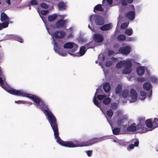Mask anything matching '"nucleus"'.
<instances>
[{
	"label": "nucleus",
	"mask_w": 158,
	"mask_h": 158,
	"mask_svg": "<svg viewBox=\"0 0 158 158\" xmlns=\"http://www.w3.org/2000/svg\"><path fill=\"white\" fill-rule=\"evenodd\" d=\"M9 94L14 95L26 97L31 100L34 105H36L45 115L46 119L50 123L53 131L54 138L56 142L62 146L68 148L89 146L102 140L103 138L106 137L104 136L99 138L94 137L83 142L75 139L64 141L59 136L58 124L56 116L50 109L48 105L42 99L36 95L26 93L22 89H15L10 86Z\"/></svg>",
	"instance_id": "nucleus-1"
},
{
	"label": "nucleus",
	"mask_w": 158,
	"mask_h": 158,
	"mask_svg": "<svg viewBox=\"0 0 158 158\" xmlns=\"http://www.w3.org/2000/svg\"><path fill=\"white\" fill-rule=\"evenodd\" d=\"M43 21L44 23L46 28L48 32L52 38L55 37L56 38L61 39L64 37L65 35V33L62 30L56 31L53 32V31L56 29L61 28L65 29L66 27L67 23L68 22L67 19H59L54 24L48 23V26H47V21L46 20H43Z\"/></svg>",
	"instance_id": "nucleus-2"
},
{
	"label": "nucleus",
	"mask_w": 158,
	"mask_h": 158,
	"mask_svg": "<svg viewBox=\"0 0 158 158\" xmlns=\"http://www.w3.org/2000/svg\"><path fill=\"white\" fill-rule=\"evenodd\" d=\"M107 18V16L104 15H102L100 14H95L91 15L89 16V21L90 22L91 26L89 24L88 25V28L93 32H96V30L94 28L93 21H94L95 24L97 26H101L103 25L105 23V20Z\"/></svg>",
	"instance_id": "nucleus-3"
},
{
	"label": "nucleus",
	"mask_w": 158,
	"mask_h": 158,
	"mask_svg": "<svg viewBox=\"0 0 158 158\" xmlns=\"http://www.w3.org/2000/svg\"><path fill=\"white\" fill-rule=\"evenodd\" d=\"M108 96V94L105 93L104 92L97 93L94 100V98H93V102L97 107L101 106V102L98 101L102 102L104 105H108L110 103L111 99Z\"/></svg>",
	"instance_id": "nucleus-4"
},
{
	"label": "nucleus",
	"mask_w": 158,
	"mask_h": 158,
	"mask_svg": "<svg viewBox=\"0 0 158 158\" xmlns=\"http://www.w3.org/2000/svg\"><path fill=\"white\" fill-rule=\"evenodd\" d=\"M54 37L52 38L53 42L52 43L53 44V50L54 52L60 56H67V53L63 49L64 45L65 44L64 40L60 39L55 42Z\"/></svg>",
	"instance_id": "nucleus-5"
},
{
	"label": "nucleus",
	"mask_w": 158,
	"mask_h": 158,
	"mask_svg": "<svg viewBox=\"0 0 158 158\" xmlns=\"http://www.w3.org/2000/svg\"><path fill=\"white\" fill-rule=\"evenodd\" d=\"M92 35V41L96 45H100L103 43L104 40V35L102 34L94 32Z\"/></svg>",
	"instance_id": "nucleus-6"
},
{
	"label": "nucleus",
	"mask_w": 158,
	"mask_h": 158,
	"mask_svg": "<svg viewBox=\"0 0 158 158\" xmlns=\"http://www.w3.org/2000/svg\"><path fill=\"white\" fill-rule=\"evenodd\" d=\"M78 47L77 44L74 43L73 42H67L65 43L64 45V48L65 49H69V50L66 52L70 55L71 53H74Z\"/></svg>",
	"instance_id": "nucleus-7"
},
{
	"label": "nucleus",
	"mask_w": 158,
	"mask_h": 158,
	"mask_svg": "<svg viewBox=\"0 0 158 158\" xmlns=\"http://www.w3.org/2000/svg\"><path fill=\"white\" fill-rule=\"evenodd\" d=\"M132 48L130 45L123 43L120 49L118 50V53L123 55L127 56L131 52Z\"/></svg>",
	"instance_id": "nucleus-8"
},
{
	"label": "nucleus",
	"mask_w": 158,
	"mask_h": 158,
	"mask_svg": "<svg viewBox=\"0 0 158 158\" xmlns=\"http://www.w3.org/2000/svg\"><path fill=\"white\" fill-rule=\"evenodd\" d=\"M11 39L17 41L21 43H22L23 42V39L20 36L12 34L6 35L2 39L0 40V42Z\"/></svg>",
	"instance_id": "nucleus-9"
},
{
	"label": "nucleus",
	"mask_w": 158,
	"mask_h": 158,
	"mask_svg": "<svg viewBox=\"0 0 158 158\" xmlns=\"http://www.w3.org/2000/svg\"><path fill=\"white\" fill-rule=\"evenodd\" d=\"M143 89L146 91H149L147 92V96L149 100H150L152 95V86L151 83L148 81L145 82L143 85Z\"/></svg>",
	"instance_id": "nucleus-10"
},
{
	"label": "nucleus",
	"mask_w": 158,
	"mask_h": 158,
	"mask_svg": "<svg viewBox=\"0 0 158 158\" xmlns=\"http://www.w3.org/2000/svg\"><path fill=\"white\" fill-rule=\"evenodd\" d=\"M113 0H103L102 1V3L103 5V8H105L106 9L105 11L102 14L103 15H104L108 17V15H107V12L109 9L110 7H111L113 6H114V5H112Z\"/></svg>",
	"instance_id": "nucleus-11"
},
{
	"label": "nucleus",
	"mask_w": 158,
	"mask_h": 158,
	"mask_svg": "<svg viewBox=\"0 0 158 158\" xmlns=\"http://www.w3.org/2000/svg\"><path fill=\"white\" fill-rule=\"evenodd\" d=\"M145 125L148 127L147 128L145 127L143 131H142L141 132H139L142 133H143L148 131H151L154 129H152L154 127L153 126V121L152 122V118H148L145 121Z\"/></svg>",
	"instance_id": "nucleus-12"
},
{
	"label": "nucleus",
	"mask_w": 158,
	"mask_h": 158,
	"mask_svg": "<svg viewBox=\"0 0 158 158\" xmlns=\"http://www.w3.org/2000/svg\"><path fill=\"white\" fill-rule=\"evenodd\" d=\"M103 89L104 92L108 94V96L110 97L111 93V85L108 81L103 82L102 83Z\"/></svg>",
	"instance_id": "nucleus-13"
},
{
	"label": "nucleus",
	"mask_w": 158,
	"mask_h": 158,
	"mask_svg": "<svg viewBox=\"0 0 158 158\" xmlns=\"http://www.w3.org/2000/svg\"><path fill=\"white\" fill-rule=\"evenodd\" d=\"M129 97H131V99L129 100L130 103H134L136 101L137 94L136 90L134 88H131V89Z\"/></svg>",
	"instance_id": "nucleus-14"
},
{
	"label": "nucleus",
	"mask_w": 158,
	"mask_h": 158,
	"mask_svg": "<svg viewBox=\"0 0 158 158\" xmlns=\"http://www.w3.org/2000/svg\"><path fill=\"white\" fill-rule=\"evenodd\" d=\"M136 16L135 11L129 10L124 13V17L128 20L132 21L134 20Z\"/></svg>",
	"instance_id": "nucleus-15"
},
{
	"label": "nucleus",
	"mask_w": 158,
	"mask_h": 158,
	"mask_svg": "<svg viewBox=\"0 0 158 158\" xmlns=\"http://www.w3.org/2000/svg\"><path fill=\"white\" fill-rule=\"evenodd\" d=\"M132 63L130 60L129 63L124 66L122 71V73L124 74H129L130 73L132 70Z\"/></svg>",
	"instance_id": "nucleus-16"
},
{
	"label": "nucleus",
	"mask_w": 158,
	"mask_h": 158,
	"mask_svg": "<svg viewBox=\"0 0 158 158\" xmlns=\"http://www.w3.org/2000/svg\"><path fill=\"white\" fill-rule=\"evenodd\" d=\"M89 48H86L84 46H82L80 47L79 51L76 53H71L70 55L73 56H82L84 55L87 52V50L89 49Z\"/></svg>",
	"instance_id": "nucleus-17"
},
{
	"label": "nucleus",
	"mask_w": 158,
	"mask_h": 158,
	"mask_svg": "<svg viewBox=\"0 0 158 158\" xmlns=\"http://www.w3.org/2000/svg\"><path fill=\"white\" fill-rule=\"evenodd\" d=\"M114 114V111L111 110L109 109L106 112L104 115L105 117L106 118L108 122L109 123L110 126H112V123L113 122L111 119V118Z\"/></svg>",
	"instance_id": "nucleus-18"
},
{
	"label": "nucleus",
	"mask_w": 158,
	"mask_h": 158,
	"mask_svg": "<svg viewBox=\"0 0 158 158\" xmlns=\"http://www.w3.org/2000/svg\"><path fill=\"white\" fill-rule=\"evenodd\" d=\"M127 116L126 115H123L119 117L116 121L117 125L118 127H121L123 124L125 122L127 121Z\"/></svg>",
	"instance_id": "nucleus-19"
},
{
	"label": "nucleus",
	"mask_w": 158,
	"mask_h": 158,
	"mask_svg": "<svg viewBox=\"0 0 158 158\" xmlns=\"http://www.w3.org/2000/svg\"><path fill=\"white\" fill-rule=\"evenodd\" d=\"M127 130L130 132H132L134 133H139L142 134L139 132H141L139 129H138L137 126H136V125L135 123H132L131 125L127 128Z\"/></svg>",
	"instance_id": "nucleus-20"
},
{
	"label": "nucleus",
	"mask_w": 158,
	"mask_h": 158,
	"mask_svg": "<svg viewBox=\"0 0 158 158\" xmlns=\"http://www.w3.org/2000/svg\"><path fill=\"white\" fill-rule=\"evenodd\" d=\"M145 118L144 117H140L138 118L139 122L137 124L138 129H139L140 131H143L144 126L145 125Z\"/></svg>",
	"instance_id": "nucleus-21"
},
{
	"label": "nucleus",
	"mask_w": 158,
	"mask_h": 158,
	"mask_svg": "<svg viewBox=\"0 0 158 158\" xmlns=\"http://www.w3.org/2000/svg\"><path fill=\"white\" fill-rule=\"evenodd\" d=\"M131 59H126V60H121L118 62L116 64V67L118 69H120L125 66L127 63L129 62Z\"/></svg>",
	"instance_id": "nucleus-22"
},
{
	"label": "nucleus",
	"mask_w": 158,
	"mask_h": 158,
	"mask_svg": "<svg viewBox=\"0 0 158 158\" xmlns=\"http://www.w3.org/2000/svg\"><path fill=\"white\" fill-rule=\"evenodd\" d=\"M67 2H64L62 1H59L57 4V6L59 11H64L68 7Z\"/></svg>",
	"instance_id": "nucleus-23"
},
{
	"label": "nucleus",
	"mask_w": 158,
	"mask_h": 158,
	"mask_svg": "<svg viewBox=\"0 0 158 158\" xmlns=\"http://www.w3.org/2000/svg\"><path fill=\"white\" fill-rule=\"evenodd\" d=\"M147 66H139L136 67V73L139 76H142L145 73V70L147 69Z\"/></svg>",
	"instance_id": "nucleus-24"
},
{
	"label": "nucleus",
	"mask_w": 158,
	"mask_h": 158,
	"mask_svg": "<svg viewBox=\"0 0 158 158\" xmlns=\"http://www.w3.org/2000/svg\"><path fill=\"white\" fill-rule=\"evenodd\" d=\"M113 27L111 23L103 24L99 27V29L102 31H108L111 29Z\"/></svg>",
	"instance_id": "nucleus-25"
},
{
	"label": "nucleus",
	"mask_w": 158,
	"mask_h": 158,
	"mask_svg": "<svg viewBox=\"0 0 158 158\" xmlns=\"http://www.w3.org/2000/svg\"><path fill=\"white\" fill-rule=\"evenodd\" d=\"M113 122L112 123V126H110L112 130V131L114 135H117L119 134H123L122 132H121V127H116L114 128L113 127Z\"/></svg>",
	"instance_id": "nucleus-26"
},
{
	"label": "nucleus",
	"mask_w": 158,
	"mask_h": 158,
	"mask_svg": "<svg viewBox=\"0 0 158 158\" xmlns=\"http://www.w3.org/2000/svg\"><path fill=\"white\" fill-rule=\"evenodd\" d=\"M118 2V5H123V6H127L128 4L132 3L134 0H115Z\"/></svg>",
	"instance_id": "nucleus-27"
},
{
	"label": "nucleus",
	"mask_w": 158,
	"mask_h": 158,
	"mask_svg": "<svg viewBox=\"0 0 158 158\" xmlns=\"http://www.w3.org/2000/svg\"><path fill=\"white\" fill-rule=\"evenodd\" d=\"M9 17L4 12H2L0 14V20L2 22V25H4V23H6L8 20L9 19Z\"/></svg>",
	"instance_id": "nucleus-28"
},
{
	"label": "nucleus",
	"mask_w": 158,
	"mask_h": 158,
	"mask_svg": "<svg viewBox=\"0 0 158 158\" xmlns=\"http://www.w3.org/2000/svg\"><path fill=\"white\" fill-rule=\"evenodd\" d=\"M114 37L115 39L117 40L118 41H126L127 36L124 34H120L118 35L114 34Z\"/></svg>",
	"instance_id": "nucleus-29"
},
{
	"label": "nucleus",
	"mask_w": 158,
	"mask_h": 158,
	"mask_svg": "<svg viewBox=\"0 0 158 158\" xmlns=\"http://www.w3.org/2000/svg\"><path fill=\"white\" fill-rule=\"evenodd\" d=\"M102 4H98L96 5L94 7L93 11L95 14H98L97 11H99L101 12L103 11L104 8L103 7Z\"/></svg>",
	"instance_id": "nucleus-30"
},
{
	"label": "nucleus",
	"mask_w": 158,
	"mask_h": 158,
	"mask_svg": "<svg viewBox=\"0 0 158 158\" xmlns=\"http://www.w3.org/2000/svg\"><path fill=\"white\" fill-rule=\"evenodd\" d=\"M57 15L58 14L56 13H54L49 15L48 17V21L50 22H52L53 21L56 20Z\"/></svg>",
	"instance_id": "nucleus-31"
},
{
	"label": "nucleus",
	"mask_w": 158,
	"mask_h": 158,
	"mask_svg": "<svg viewBox=\"0 0 158 158\" xmlns=\"http://www.w3.org/2000/svg\"><path fill=\"white\" fill-rule=\"evenodd\" d=\"M122 86L120 84H118L115 88V92L116 95H118L119 96L121 94L122 91Z\"/></svg>",
	"instance_id": "nucleus-32"
},
{
	"label": "nucleus",
	"mask_w": 158,
	"mask_h": 158,
	"mask_svg": "<svg viewBox=\"0 0 158 158\" xmlns=\"http://www.w3.org/2000/svg\"><path fill=\"white\" fill-rule=\"evenodd\" d=\"M15 103L18 104H28L29 105H31L32 104H33V103L30 102V101H24V100H19L18 101H15Z\"/></svg>",
	"instance_id": "nucleus-33"
},
{
	"label": "nucleus",
	"mask_w": 158,
	"mask_h": 158,
	"mask_svg": "<svg viewBox=\"0 0 158 158\" xmlns=\"http://www.w3.org/2000/svg\"><path fill=\"white\" fill-rule=\"evenodd\" d=\"M93 43V41L91 40L90 42L83 45V46H84V47L86 48H89V49H94L95 48L96 45L94 44Z\"/></svg>",
	"instance_id": "nucleus-34"
},
{
	"label": "nucleus",
	"mask_w": 158,
	"mask_h": 158,
	"mask_svg": "<svg viewBox=\"0 0 158 158\" xmlns=\"http://www.w3.org/2000/svg\"><path fill=\"white\" fill-rule=\"evenodd\" d=\"M150 81L154 84H157L158 83V78L156 76L152 75L149 77Z\"/></svg>",
	"instance_id": "nucleus-35"
},
{
	"label": "nucleus",
	"mask_w": 158,
	"mask_h": 158,
	"mask_svg": "<svg viewBox=\"0 0 158 158\" xmlns=\"http://www.w3.org/2000/svg\"><path fill=\"white\" fill-rule=\"evenodd\" d=\"M113 47L114 48L115 53L116 54H119L118 51L119 49L121 47L117 43H115L113 44Z\"/></svg>",
	"instance_id": "nucleus-36"
},
{
	"label": "nucleus",
	"mask_w": 158,
	"mask_h": 158,
	"mask_svg": "<svg viewBox=\"0 0 158 158\" xmlns=\"http://www.w3.org/2000/svg\"><path fill=\"white\" fill-rule=\"evenodd\" d=\"M140 94L142 98H139V99L141 101H144L147 97V92L144 90H141L140 91Z\"/></svg>",
	"instance_id": "nucleus-37"
},
{
	"label": "nucleus",
	"mask_w": 158,
	"mask_h": 158,
	"mask_svg": "<svg viewBox=\"0 0 158 158\" xmlns=\"http://www.w3.org/2000/svg\"><path fill=\"white\" fill-rule=\"evenodd\" d=\"M102 70L106 77V79L108 81L110 80V78L108 77L109 73V70L108 69H105L104 68L102 69Z\"/></svg>",
	"instance_id": "nucleus-38"
},
{
	"label": "nucleus",
	"mask_w": 158,
	"mask_h": 158,
	"mask_svg": "<svg viewBox=\"0 0 158 158\" xmlns=\"http://www.w3.org/2000/svg\"><path fill=\"white\" fill-rule=\"evenodd\" d=\"M102 84L101 85H100L99 86L98 88L96 89V92L94 94V100L96 94H97V93L104 92L103 90L102 89Z\"/></svg>",
	"instance_id": "nucleus-39"
},
{
	"label": "nucleus",
	"mask_w": 158,
	"mask_h": 158,
	"mask_svg": "<svg viewBox=\"0 0 158 158\" xmlns=\"http://www.w3.org/2000/svg\"><path fill=\"white\" fill-rule=\"evenodd\" d=\"M129 143V142H126L123 139H119L118 142V143L122 146H125Z\"/></svg>",
	"instance_id": "nucleus-40"
},
{
	"label": "nucleus",
	"mask_w": 158,
	"mask_h": 158,
	"mask_svg": "<svg viewBox=\"0 0 158 158\" xmlns=\"http://www.w3.org/2000/svg\"><path fill=\"white\" fill-rule=\"evenodd\" d=\"M125 33L127 35L130 36L133 34V31L131 28H127L125 31Z\"/></svg>",
	"instance_id": "nucleus-41"
},
{
	"label": "nucleus",
	"mask_w": 158,
	"mask_h": 158,
	"mask_svg": "<svg viewBox=\"0 0 158 158\" xmlns=\"http://www.w3.org/2000/svg\"><path fill=\"white\" fill-rule=\"evenodd\" d=\"M119 10L120 13H122L125 11L127 6H123V5H119Z\"/></svg>",
	"instance_id": "nucleus-42"
},
{
	"label": "nucleus",
	"mask_w": 158,
	"mask_h": 158,
	"mask_svg": "<svg viewBox=\"0 0 158 158\" xmlns=\"http://www.w3.org/2000/svg\"><path fill=\"white\" fill-rule=\"evenodd\" d=\"M118 107V104L115 102L112 103L110 104V109L112 110L116 109Z\"/></svg>",
	"instance_id": "nucleus-43"
},
{
	"label": "nucleus",
	"mask_w": 158,
	"mask_h": 158,
	"mask_svg": "<svg viewBox=\"0 0 158 158\" xmlns=\"http://www.w3.org/2000/svg\"><path fill=\"white\" fill-rule=\"evenodd\" d=\"M132 142H134L133 145L134 146V147H138L139 146V139L138 138H135L132 139L131 140Z\"/></svg>",
	"instance_id": "nucleus-44"
},
{
	"label": "nucleus",
	"mask_w": 158,
	"mask_h": 158,
	"mask_svg": "<svg viewBox=\"0 0 158 158\" xmlns=\"http://www.w3.org/2000/svg\"><path fill=\"white\" fill-rule=\"evenodd\" d=\"M128 92L127 90H122L119 96V97H122L124 98H125L128 96Z\"/></svg>",
	"instance_id": "nucleus-45"
},
{
	"label": "nucleus",
	"mask_w": 158,
	"mask_h": 158,
	"mask_svg": "<svg viewBox=\"0 0 158 158\" xmlns=\"http://www.w3.org/2000/svg\"><path fill=\"white\" fill-rule=\"evenodd\" d=\"M153 123L154 126V127L152 129H154L155 128L158 127V118H154L153 121Z\"/></svg>",
	"instance_id": "nucleus-46"
},
{
	"label": "nucleus",
	"mask_w": 158,
	"mask_h": 158,
	"mask_svg": "<svg viewBox=\"0 0 158 158\" xmlns=\"http://www.w3.org/2000/svg\"><path fill=\"white\" fill-rule=\"evenodd\" d=\"M137 38L135 37H127L126 41L134 42L136 41Z\"/></svg>",
	"instance_id": "nucleus-47"
},
{
	"label": "nucleus",
	"mask_w": 158,
	"mask_h": 158,
	"mask_svg": "<svg viewBox=\"0 0 158 158\" xmlns=\"http://www.w3.org/2000/svg\"><path fill=\"white\" fill-rule=\"evenodd\" d=\"M10 18L8 20V21H6V23H4V25H2V27L4 28H6L8 27V25L9 23L12 24L13 23V22L12 21H10Z\"/></svg>",
	"instance_id": "nucleus-48"
},
{
	"label": "nucleus",
	"mask_w": 158,
	"mask_h": 158,
	"mask_svg": "<svg viewBox=\"0 0 158 158\" xmlns=\"http://www.w3.org/2000/svg\"><path fill=\"white\" fill-rule=\"evenodd\" d=\"M40 6L42 8L48 9L49 7L50 6L48 4H47L45 3L42 2L40 4Z\"/></svg>",
	"instance_id": "nucleus-49"
},
{
	"label": "nucleus",
	"mask_w": 158,
	"mask_h": 158,
	"mask_svg": "<svg viewBox=\"0 0 158 158\" xmlns=\"http://www.w3.org/2000/svg\"><path fill=\"white\" fill-rule=\"evenodd\" d=\"M129 25V23L127 22H124L122 24L120 25V28L122 30L125 29Z\"/></svg>",
	"instance_id": "nucleus-50"
},
{
	"label": "nucleus",
	"mask_w": 158,
	"mask_h": 158,
	"mask_svg": "<svg viewBox=\"0 0 158 158\" xmlns=\"http://www.w3.org/2000/svg\"><path fill=\"white\" fill-rule=\"evenodd\" d=\"M123 127V132H122L123 134L126 133V131H127V128L128 127H127V124H126L125 125H122V126H121V127Z\"/></svg>",
	"instance_id": "nucleus-51"
},
{
	"label": "nucleus",
	"mask_w": 158,
	"mask_h": 158,
	"mask_svg": "<svg viewBox=\"0 0 158 158\" xmlns=\"http://www.w3.org/2000/svg\"><path fill=\"white\" fill-rule=\"evenodd\" d=\"M127 6V7L128 8L129 10L135 11V6L133 5L129 4Z\"/></svg>",
	"instance_id": "nucleus-52"
},
{
	"label": "nucleus",
	"mask_w": 158,
	"mask_h": 158,
	"mask_svg": "<svg viewBox=\"0 0 158 158\" xmlns=\"http://www.w3.org/2000/svg\"><path fill=\"white\" fill-rule=\"evenodd\" d=\"M50 11V9H44L40 11V13L43 15H46Z\"/></svg>",
	"instance_id": "nucleus-53"
},
{
	"label": "nucleus",
	"mask_w": 158,
	"mask_h": 158,
	"mask_svg": "<svg viewBox=\"0 0 158 158\" xmlns=\"http://www.w3.org/2000/svg\"><path fill=\"white\" fill-rule=\"evenodd\" d=\"M112 64V61L111 60L107 61L105 63V65L107 67H109Z\"/></svg>",
	"instance_id": "nucleus-54"
},
{
	"label": "nucleus",
	"mask_w": 158,
	"mask_h": 158,
	"mask_svg": "<svg viewBox=\"0 0 158 158\" xmlns=\"http://www.w3.org/2000/svg\"><path fill=\"white\" fill-rule=\"evenodd\" d=\"M85 152L86 153L87 156L89 157H91L93 154V151L92 150H89L86 151Z\"/></svg>",
	"instance_id": "nucleus-55"
},
{
	"label": "nucleus",
	"mask_w": 158,
	"mask_h": 158,
	"mask_svg": "<svg viewBox=\"0 0 158 158\" xmlns=\"http://www.w3.org/2000/svg\"><path fill=\"white\" fill-rule=\"evenodd\" d=\"M134 146L133 145V144H130L127 147V149L128 151H130L131 150L134 149Z\"/></svg>",
	"instance_id": "nucleus-56"
},
{
	"label": "nucleus",
	"mask_w": 158,
	"mask_h": 158,
	"mask_svg": "<svg viewBox=\"0 0 158 158\" xmlns=\"http://www.w3.org/2000/svg\"><path fill=\"white\" fill-rule=\"evenodd\" d=\"M80 40L78 41L79 43H80L81 44L85 43L87 41V39L86 38H80Z\"/></svg>",
	"instance_id": "nucleus-57"
},
{
	"label": "nucleus",
	"mask_w": 158,
	"mask_h": 158,
	"mask_svg": "<svg viewBox=\"0 0 158 158\" xmlns=\"http://www.w3.org/2000/svg\"><path fill=\"white\" fill-rule=\"evenodd\" d=\"M105 56L104 54H102V56H101L100 54L99 55L98 57V59H99L100 60H102L103 61L105 60Z\"/></svg>",
	"instance_id": "nucleus-58"
},
{
	"label": "nucleus",
	"mask_w": 158,
	"mask_h": 158,
	"mask_svg": "<svg viewBox=\"0 0 158 158\" xmlns=\"http://www.w3.org/2000/svg\"><path fill=\"white\" fill-rule=\"evenodd\" d=\"M30 3L32 6L36 5L38 4L36 0H31Z\"/></svg>",
	"instance_id": "nucleus-59"
},
{
	"label": "nucleus",
	"mask_w": 158,
	"mask_h": 158,
	"mask_svg": "<svg viewBox=\"0 0 158 158\" xmlns=\"http://www.w3.org/2000/svg\"><path fill=\"white\" fill-rule=\"evenodd\" d=\"M128 77H127L128 81H130L132 78L134 77V74L132 73H130L128 74Z\"/></svg>",
	"instance_id": "nucleus-60"
},
{
	"label": "nucleus",
	"mask_w": 158,
	"mask_h": 158,
	"mask_svg": "<svg viewBox=\"0 0 158 158\" xmlns=\"http://www.w3.org/2000/svg\"><path fill=\"white\" fill-rule=\"evenodd\" d=\"M37 12L39 14L40 17L42 19V20H43H43H45V19L44 18V17L43 16H41L40 15V11L41 10L40 8V7H37Z\"/></svg>",
	"instance_id": "nucleus-61"
},
{
	"label": "nucleus",
	"mask_w": 158,
	"mask_h": 158,
	"mask_svg": "<svg viewBox=\"0 0 158 158\" xmlns=\"http://www.w3.org/2000/svg\"><path fill=\"white\" fill-rule=\"evenodd\" d=\"M108 54L109 56H110L114 54H115V53L114 51L111 50H108Z\"/></svg>",
	"instance_id": "nucleus-62"
},
{
	"label": "nucleus",
	"mask_w": 158,
	"mask_h": 158,
	"mask_svg": "<svg viewBox=\"0 0 158 158\" xmlns=\"http://www.w3.org/2000/svg\"><path fill=\"white\" fill-rule=\"evenodd\" d=\"M98 107L100 108V110L102 111L103 114L104 115H105V114L106 112L105 111V108L104 107H102L101 106Z\"/></svg>",
	"instance_id": "nucleus-63"
},
{
	"label": "nucleus",
	"mask_w": 158,
	"mask_h": 158,
	"mask_svg": "<svg viewBox=\"0 0 158 158\" xmlns=\"http://www.w3.org/2000/svg\"><path fill=\"white\" fill-rule=\"evenodd\" d=\"M123 19L124 17L122 15V13H120V14H119L118 16V19L123 20Z\"/></svg>",
	"instance_id": "nucleus-64"
}]
</instances>
